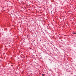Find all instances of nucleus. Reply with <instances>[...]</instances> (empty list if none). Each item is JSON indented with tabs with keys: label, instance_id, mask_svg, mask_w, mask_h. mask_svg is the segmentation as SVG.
Instances as JSON below:
<instances>
[{
	"label": "nucleus",
	"instance_id": "obj_1",
	"mask_svg": "<svg viewBox=\"0 0 76 76\" xmlns=\"http://www.w3.org/2000/svg\"><path fill=\"white\" fill-rule=\"evenodd\" d=\"M73 34H74L75 35H76V33H73Z\"/></svg>",
	"mask_w": 76,
	"mask_h": 76
},
{
	"label": "nucleus",
	"instance_id": "obj_2",
	"mask_svg": "<svg viewBox=\"0 0 76 76\" xmlns=\"http://www.w3.org/2000/svg\"><path fill=\"white\" fill-rule=\"evenodd\" d=\"M42 76H44L45 75V74H42Z\"/></svg>",
	"mask_w": 76,
	"mask_h": 76
}]
</instances>
